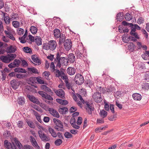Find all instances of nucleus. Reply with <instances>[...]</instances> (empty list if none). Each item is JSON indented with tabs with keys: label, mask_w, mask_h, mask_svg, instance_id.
<instances>
[{
	"label": "nucleus",
	"mask_w": 149,
	"mask_h": 149,
	"mask_svg": "<svg viewBox=\"0 0 149 149\" xmlns=\"http://www.w3.org/2000/svg\"><path fill=\"white\" fill-rule=\"evenodd\" d=\"M54 63L56 64V67L60 68L61 64L65 65L68 63V58L67 57H56L54 59Z\"/></svg>",
	"instance_id": "f257e3e1"
},
{
	"label": "nucleus",
	"mask_w": 149,
	"mask_h": 149,
	"mask_svg": "<svg viewBox=\"0 0 149 149\" xmlns=\"http://www.w3.org/2000/svg\"><path fill=\"white\" fill-rule=\"evenodd\" d=\"M53 121L55 124V128L58 131L63 132L64 130L62 122L59 119L56 118L53 119Z\"/></svg>",
	"instance_id": "f03ea898"
},
{
	"label": "nucleus",
	"mask_w": 149,
	"mask_h": 149,
	"mask_svg": "<svg viewBox=\"0 0 149 149\" xmlns=\"http://www.w3.org/2000/svg\"><path fill=\"white\" fill-rule=\"evenodd\" d=\"M75 83L78 85H81L84 82L83 76L80 74H77L75 75L74 79Z\"/></svg>",
	"instance_id": "7ed1b4c3"
},
{
	"label": "nucleus",
	"mask_w": 149,
	"mask_h": 149,
	"mask_svg": "<svg viewBox=\"0 0 149 149\" xmlns=\"http://www.w3.org/2000/svg\"><path fill=\"white\" fill-rule=\"evenodd\" d=\"M13 140L14 141L15 143L19 149H31V146L28 145H24L23 148L22 145L16 137L14 138L13 139Z\"/></svg>",
	"instance_id": "20e7f679"
},
{
	"label": "nucleus",
	"mask_w": 149,
	"mask_h": 149,
	"mask_svg": "<svg viewBox=\"0 0 149 149\" xmlns=\"http://www.w3.org/2000/svg\"><path fill=\"white\" fill-rule=\"evenodd\" d=\"M92 97L94 101L97 103L101 102L102 100L101 93L98 91H96L92 95Z\"/></svg>",
	"instance_id": "39448f33"
},
{
	"label": "nucleus",
	"mask_w": 149,
	"mask_h": 149,
	"mask_svg": "<svg viewBox=\"0 0 149 149\" xmlns=\"http://www.w3.org/2000/svg\"><path fill=\"white\" fill-rule=\"evenodd\" d=\"M12 144L7 140H6L4 142V147L6 149H18L16 146L15 143L13 142H12Z\"/></svg>",
	"instance_id": "423d86ee"
},
{
	"label": "nucleus",
	"mask_w": 149,
	"mask_h": 149,
	"mask_svg": "<svg viewBox=\"0 0 149 149\" xmlns=\"http://www.w3.org/2000/svg\"><path fill=\"white\" fill-rule=\"evenodd\" d=\"M39 136L41 140L44 142L49 141L50 140V138L44 133L42 131H38Z\"/></svg>",
	"instance_id": "0eeeda50"
},
{
	"label": "nucleus",
	"mask_w": 149,
	"mask_h": 149,
	"mask_svg": "<svg viewBox=\"0 0 149 149\" xmlns=\"http://www.w3.org/2000/svg\"><path fill=\"white\" fill-rule=\"evenodd\" d=\"M86 109L89 115L92 114V111H93L95 109L92 104H90L89 102L87 101L85 102Z\"/></svg>",
	"instance_id": "6e6552de"
},
{
	"label": "nucleus",
	"mask_w": 149,
	"mask_h": 149,
	"mask_svg": "<svg viewBox=\"0 0 149 149\" xmlns=\"http://www.w3.org/2000/svg\"><path fill=\"white\" fill-rule=\"evenodd\" d=\"M64 46L65 49L66 51L70 50L72 46V43L71 40L69 39H67L64 43Z\"/></svg>",
	"instance_id": "1a4fd4ad"
},
{
	"label": "nucleus",
	"mask_w": 149,
	"mask_h": 149,
	"mask_svg": "<svg viewBox=\"0 0 149 149\" xmlns=\"http://www.w3.org/2000/svg\"><path fill=\"white\" fill-rule=\"evenodd\" d=\"M21 81H18L15 79H13L11 81L10 84L11 87L14 89H16L18 88L20 84Z\"/></svg>",
	"instance_id": "9d476101"
},
{
	"label": "nucleus",
	"mask_w": 149,
	"mask_h": 149,
	"mask_svg": "<svg viewBox=\"0 0 149 149\" xmlns=\"http://www.w3.org/2000/svg\"><path fill=\"white\" fill-rule=\"evenodd\" d=\"M122 24L125 26H128L131 27V31L130 33L134 32L136 31V29L135 26H134V25L132 23H129L126 22L125 21H123L122 22Z\"/></svg>",
	"instance_id": "9b49d317"
},
{
	"label": "nucleus",
	"mask_w": 149,
	"mask_h": 149,
	"mask_svg": "<svg viewBox=\"0 0 149 149\" xmlns=\"http://www.w3.org/2000/svg\"><path fill=\"white\" fill-rule=\"evenodd\" d=\"M27 97L30 101L33 103L37 104H40V102L39 100L34 96L32 95H31L29 94H27Z\"/></svg>",
	"instance_id": "f8f14e48"
},
{
	"label": "nucleus",
	"mask_w": 149,
	"mask_h": 149,
	"mask_svg": "<svg viewBox=\"0 0 149 149\" xmlns=\"http://www.w3.org/2000/svg\"><path fill=\"white\" fill-rule=\"evenodd\" d=\"M6 52L7 53H11L15 52L17 50V47L16 46L12 45L8 47L6 49Z\"/></svg>",
	"instance_id": "ddd939ff"
},
{
	"label": "nucleus",
	"mask_w": 149,
	"mask_h": 149,
	"mask_svg": "<svg viewBox=\"0 0 149 149\" xmlns=\"http://www.w3.org/2000/svg\"><path fill=\"white\" fill-rule=\"evenodd\" d=\"M49 50L52 51L54 50L57 46V44L55 41L51 40L49 41Z\"/></svg>",
	"instance_id": "4468645a"
},
{
	"label": "nucleus",
	"mask_w": 149,
	"mask_h": 149,
	"mask_svg": "<svg viewBox=\"0 0 149 149\" xmlns=\"http://www.w3.org/2000/svg\"><path fill=\"white\" fill-rule=\"evenodd\" d=\"M49 113L54 117L57 118H59L60 117L58 113L54 109L51 108H49Z\"/></svg>",
	"instance_id": "2eb2a0df"
},
{
	"label": "nucleus",
	"mask_w": 149,
	"mask_h": 149,
	"mask_svg": "<svg viewBox=\"0 0 149 149\" xmlns=\"http://www.w3.org/2000/svg\"><path fill=\"white\" fill-rule=\"evenodd\" d=\"M54 92L58 96L62 98L64 97L65 92L63 89H59L58 90L54 91Z\"/></svg>",
	"instance_id": "dca6fc26"
},
{
	"label": "nucleus",
	"mask_w": 149,
	"mask_h": 149,
	"mask_svg": "<svg viewBox=\"0 0 149 149\" xmlns=\"http://www.w3.org/2000/svg\"><path fill=\"white\" fill-rule=\"evenodd\" d=\"M67 73L70 75H74L76 72V69L74 68L68 67L66 70Z\"/></svg>",
	"instance_id": "f3484780"
},
{
	"label": "nucleus",
	"mask_w": 149,
	"mask_h": 149,
	"mask_svg": "<svg viewBox=\"0 0 149 149\" xmlns=\"http://www.w3.org/2000/svg\"><path fill=\"white\" fill-rule=\"evenodd\" d=\"M68 61L70 63H73L75 61V57L73 53L70 54L68 56Z\"/></svg>",
	"instance_id": "a211bd4d"
},
{
	"label": "nucleus",
	"mask_w": 149,
	"mask_h": 149,
	"mask_svg": "<svg viewBox=\"0 0 149 149\" xmlns=\"http://www.w3.org/2000/svg\"><path fill=\"white\" fill-rule=\"evenodd\" d=\"M61 106H60L59 109L58 111L59 112L62 114H64L66 113L68 111V109L66 107H61Z\"/></svg>",
	"instance_id": "6ab92c4d"
},
{
	"label": "nucleus",
	"mask_w": 149,
	"mask_h": 149,
	"mask_svg": "<svg viewBox=\"0 0 149 149\" xmlns=\"http://www.w3.org/2000/svg\"><path fill=\"white\" fill-rule=\"evenodd\" d=\"M75 54L77 58H79L82 59H83L84 57H85L83 54V52H81L78 49L76 51Z\"/></svg>",
	"instance_id": "aec40b11"
},
{
	"label": "nucleus",
	"mask_w": 149,
	"mask_h": 149,
	"mask_svg": "<svg viewBox=\"0 0 149 149\" xmlns=\"http://www.w3.org/2000/svg\"><path fill=\"white\" fill-rule=\"evenodd\" d=\"M36 56V54L33 55L31 56V59L34 62L38 63V65L41 64V62L40 60L37 57L35 58V57Z\"/></svg>",
	"instance_id": "412c9836"
},
{
	"label": "nucleus",
	"mask_w": 149,
	"mask_h": 149,
	"mask_svg": "<svg viewBox=\"0 0 149 149\" xmlns=\"http://www.w3.org/2000/svg\"><path fill=\"white\" fill-rule=\"evenodd\" d=\"M54 36L57 38H58L61 35L60 30L57 29H54Z\"/></svg>",
	"instance_id": "4be33fe9"
},
{
	"label": "nucleus",
	"mask_w": 149,
	"mask_h": 149,
	"mask_svg": "<svg viewBox=\"0 0 149 149\" xmlns=\"http://www.w3.org/2000/svg\"><path fill=\"white\" fill-rule=\"evenodd\" d=\"M132 97L134 100H140L141 99V96L138 93H134L132 95Z\"/></svg>",
	"instance_id": "5701e85b"
},
{
	"label": "nucleus",
	"mask_w": 149,
	"mask_h": 149,
	"mask_svg": "<svg viewBox=\"0 0 149 149\" xmlns=\"http://www.w3.org/2000/svg\"><path fill=\"white\" fill-rule=\"evenodd\" d=\"M0 58L3 62L5 63H8L10 61L9 58L8 56H1Z\"/></svg>",
	"instance_id": "b1692460"
},
{
	"label": "nucleus",
	"mask_w": 149,
	"mask_h": 149,
	"mask_svg": "<svg viewBox=\"0 0 149 149\" xmlns=\"http://www.w3.org/2000/svg\"><path fill=\"white\" fill-rule=\"evenodd\" d=\"M34 41L38 46H40L42 45V39L39 37H36Z\"/></svg>",
	"instance_id": "393cba45"
},
{
	"label": "nucleus",
	"mask_w": 149,
	"mask_h": 149,
	"mask_svg": "<svg viewBox=\"0 0 149 149\" xmlns=\"http://www.w3.org/2000/svg\"><path fill=\"white\" fill-rule=\"evenodd\" d=\"M129 44L130 45L128 46L129 51L131 52H133L134 50V49L136 46L132 42H130Z\"/></svg>",
	"instance_id": "a878e982"
},
{
	"label": "nucleus",
	"mask_w": 149,
	"mask_h": 149,
	"mask_svg": "<svg viewBox=\"0 0 149 149\" xmlns=\"http://www.w3.org/2000/svg\"><path fill=\"white\" fill-rule=\"evenodd\" d=\"M14 71L17 72H22L26 73V71L24 69L20 68H17L15 69Z\"/></svg>",
	"instance_id": "bb28decb"
},
{
	"label": "nucleus",
	"mask_w": 149,
	"mask_h": 149,
	"mask_svg": "<svg viewBox=\"0 0 149 149\" xmlns=\"http://www.w3.org/2000/svg\"><path fill=\"white\" fill-rule=\"evenodd\" d=\"M100 114L101 117H102V118H104L106 117L107 114V112L104 110H101Z\"/></svg>",
	"instance_id": "cd10ccee"
},
{
	"label": "nucleus",
	"mask_w": 149,
	"mask_h": 149,
	"mask_svg": "<svg viewBox=\"0 0 149 149\" xmlns=\"http://www.w3.org/2000/svg\"><path fill=\"white\" fill-rule=\"evenodd\" d=\"M48 130L49 132L51 134L52 136L54 137H56L57 136V134L54 130L51 127H49Z\"/></svg>",
	"instance_id": "c85d7f7f"
},
{
	"label": "nucleus",
	"mask_w": 149,
	"mask_h": 149,
	"mask_svg": "<svg viewBox=\"0 0 149 149\" xmlns=\"http://www.w3.org/2000/svg\"><path fill=\"white\" fill-rule=\"evenodd\" d=\"M18 102L19 104L21 105L24 104L25 102V100L24 98L23 97H20L18 98Z\"/></svg>",
	"instance_id": "c756f323"
},
{
	"label": "nucleus",
	"mask_w": 149,
	"mask_h": 149,
	"mask_svg": "<svg viewBox=\"0 0 149 149\" xmlns=\"http://www.w3.org/2000/svg\"><path fill=\"white\" fill-rule=\"evenodd\" d=\"M37 28L35 26H32L31 27L30 31L33 34H36L37 33Z\"/></svg>",
	"instance_id": "7c9ffc66"
},
{
	"label": "nucleus",
	"mask_w": 149,
	"mask_h": 149,
	"mask_svg": "<svg viewBox=\"0 0 149 149\" xmlns=\"http://www.w3.org/2000/svg\"><path fill=\"white\" fill-rule=\"evenodd\" d=\"M23 51L26 53H32V51L31 48L28 47H25L23 48Z\"/></svg>",
	"instance_id": "2f4dec72"
},
{
	"label": "nucleus",
	"mask_w": 149,
	"mask_h": 149,
	"mask_svg": "<svg viewBox=\"0 0 149 149\" xmlns=\"http://www.w3.org/2000/svg\"><path fill=\"white\" fill-rule=\"evenodd\" d=\"M96 91L99 92V91L103 93H104L106 92V90L105 89L101 86H100L99 87L97 86V88H96Z\"/></svg>",
	"instance_id": "473e14b6"
},
{
	"label": "nucleus",
	"mask_w": 149,
	"mask_h": 149,
	"mask_svg": "<svg viewBox=\"0 0 149 149\" xmlns=\"http://www.w3.org/2000/svg\"><path fill=\"white\" fill-rule=\"evenodd\" d=\"M142 57L143 59L147 60L148 57H149V51H146L145 53L142 55Z\"/></svg>",
	"instance_id": "72a5a7b5"
},
{
	"label": "nucleus",
	"mask_w": 149,
	"mask_h": 149,
	"mask_svg": "<svg viewBox=\"0 0 149 149\" xmlns=\"http://www.w3.org/2000/svg\"><path fill=\"white\" fill-rule=\"evenodd\" d=\"M59 37H60L59 41V43L62 44L63 43H64V42H65L66 40H65V36L64 35L63 36V35L62 34V35H61Z\"/></svg>",
	"instance_id": "f704fd0d"
},
{
	"label": "nucleus",
	"mask_w": 149,
	"mask_h": 149,
	"mask_svg": "<svg viewBox=\"0 0 149 149\" xmlns=\"http://www.w3.org/2000/svg\"><path fill=\"white\" fill-rule=\"evenodd\" d=\"M128 35H126L124 34L122 37V39L123 41L125 43H127L129 42V39H128V37L127 39H126V38L127 37Z\"/></svg>",
	"instance_id": "c9c22d12"
},
{
	"label": "nucleus",
	"mask_w": 149,
	"mask_h": 149,
	"mask_svg": "<svg viewBox=\"0 0 149 149\" xmlns=\"http://www.w3.org/2000/svg\"><path fill=\"white\" fill-rule=\"evenodd\" d=\"M115 88L111 86H109L107 89V92L108 93H111L115 92Z\"/></svg>",
	"instance_id": "e433bc0d"
},
{
	"label": "nucleus",
	"mask_w": 149,
	"mask_h": 149,
	"mask_svg": "<svg viewBox=\"0 0 149 149\" xmlns=\"http://www.w3.org/2000/svg\"><path fill=\"white\" fill-rule=\"evenodd\" d=\"M142 88L144 90H148L149 89V84L147 82L144 83L142 85Z\"/></svg>",
	"instance_id": "4c0bfd02"
},
{
	"label": "nucleus",
	"mask_w": 149,
	"mask_h": 149,
	"mask_svg": "<svg viewBox=\"0 0 149 149\" xmlns=\"http://www.w3.org/2000/svg\"><path fill=\"white\" fill-rule=\"evenodd\" d=\"M125 18L127 21H129L132 19V16L129 13H127L125 15Z\"/></svg>",
	"instance_id": "58836bf2"
},
{
	"label": "nucleus",
	"mask_w": 149,
	"mask_h": 149,
	"mask_svg": "<svg viewBox=\"0 0 149 149\" xmlns=\"http://www.w3.org/2000/svg\"><path fill=\"white\" fill-rule=\"evenodd\" d=\"M66 56V54L64 53L61 52H58L56 54V57H67V56Z\"/></svg>",
	"instance_id": "ea45409f"
},
{
	"label": "nucleus",
	"mask_w": 149,
	"mask_h": 149,
	"mask_svg": "<svg viewBox=\"0 0 149 149\" xmlns=\"http://www.w3.org/2000/svg\"><path fill=\"white\" fill-rule=\"evenodd\" d=\"M38 77H32L30 78V81L32 84L37 82Z\"/></svg>",
	"instance_id": "a19ab883"
},
{
	"label": "nucleus",
	"mask_w": 149,
	"mask_h": 149,
	"mask_svg": "<svg viewBox=\"0 0 149 149\" xmlns=\"http://www.w3.org/2000/svg\"><path fill=\"white\" fill-rule=\"evenodd\" d=\"M62 142V141L61 139H58L55 141L54 143L56 146H58L60 145Z\"/></svg>",
	"instance_id": "79ce46f5"
},
{
	"label": "nucleus",
	"mask_w": 149,
	"mask_h": 149,
	"mask_svg": "<svg viewBox=\"0 0 149 149\" xmlns=\"http://www.w3.org/2000/svg\"><path fill=\"white\" fill-rule=\"evenodd\" d=\"M65 137L67 139L70 138L72 137V135L68 132H66L64 134Z\"/></svg>",
	"instance_id": "37998d69"
},
{
	"label": "nucleus",
	"mask_w": 149,
	"mask_h": 149,
	"mask_svg": "<svg viewBox=\"0 0 149 149\" xmlns=\"http://www.w3.org/2000/svg\"><path fill=\"white\" fill-rule=\"evenodd\" d=\"M16 55L15 54H8L7 56L8 57L10 61L13 60L16 57Z\"/></svg>",
	"instance_id": "c03bdc74"
},
{
	"label": "nucleus",
	"mask_w": 149,
	"mask_h": 149,
	"mask_svg": "<svg viewBox=\"0 0 149 149\" xmlns=\"http://www.w3.org/2000/svg\"><path fill=\"white\" fill-rule=\"evenodd\" d=\"M28 69L29 70L31 71L33 73H38V71L34 67L33 68H28Z\"/></svg>",
	"instance_id": "a18cd8bd"
},
{
	"label": "nucleus",
	"mask_w": 149,
	"mask_h": 149,
	"mask_svg": "<svg viewBox=\"0 0 149 149\" xmlns=\"http://www.w3.org/2000/svg\"><path fill=\"white\" fill-rule=\"evenodd\" d=\"M62 75L61 76V77L63 79L65 80V81L68 80V76L67 75H66L65 73L63 72H62Z\"/></svg>",
	"instance_id": "49530a36"
},
{
	"label": "nucleus",
	"mask_w": 149,
	"mask_h": 149,
	"mask_svg": "<svg viewBox=\"0 0 149 149\" xmlns=\"http://www.w3.org/2000/svg\"><path fill=\"white\" fill-rule=\"evenodd\" d=\"M13 26L15 28H17L19 27V22L17 21H13Z\"/></svg>",
	"instance_id": "de8ad7c7"
},
{
	"label": "nucleus",
	"mask_w": 149,
	"mask_h": 149,
	"mask_svg": "<svg viewBox=\"0 0 149 149\" xmlns=\"http://www.w3.org/2000/svg\"><path fill=\"white\" fill-rule=\"evenodd\" d=\"M27 123L28 126H29L31 128H35V126L34 123H33L31 121H28L27 122Z\"/></svg>",
	"instance_id": "09e8293b"
},
{
	"label": "nucleus",
	"mask_w": 149,
	"mask_h": 149,
	"mask_svg": "<svg viewBox=\"0 0 149 149\" xmlns=\"http://www.w3.org/2000/svg\"><path fill=\"white\" fill-rule=\"evenodd\" d=\"M144 19L142 17H139L137 21L138 24H140L144 22Z\"/></svg>",
	"instance_id": "8fccbe9b"
},
{
	"label": "nucleus",
	"mask_w": 149,
	"mask_h": 149,
	"mask_svg": "<svg viewBox=\"0 0 149 149\" xmlns=\"http://www.w3.org/2000/svg\"><path fill=\"white\" fill-rule=\"evenodd\" d=\"M4 20L6 24H9L10 22L9 17L7 16H5Z\"/></svg>",
	"instance_id": "3c124183"
},
{
	"label": "nucleus",
	"mask_w": 149,
	"mask_h": 149,
	"mask_svg": "<svg viewBox=\"0 0 149 149\" xmlns=\"http://www.w3.org/2000/svg\"><path fill=\"white\" fill-rule=\"evenodd\" d=\"M14 64L15 65V67H18L21 63L20 61L18 59H15L13 62Z\"/></svg>",
	"instance_id": "603ef678"
},
{
	"label": "nucleus",
	"mask_w": 149,
	"mask_h": 149,
	"mask_svg": "<svg viewBox=\"0 0 149 149\" xmlns=\"http://www.w3.org/2000/svg\"><path fill=\"white\" fill-rule=\"evenodd\" d=\"M43 48L44 49L46 50H49V42L43 43Z\"/></svg>",
	"instance_id": "864d4df0"
},
{
	"label": "nucleus",
	"mask_w": 149,
	"mask_h": 149,
	"mask_svg": "<svg viewBox=\"0 0 149 149\" xmlns=\"http://www.w3.org/2000/svg\"><path fill=\"white\" fill-rule=\"evenodd\" d=\"M130 34L132 36H134V37L137 39H139L140 38L138 34L136 32H134L130 33Z\"/></svg>",
	"instance_id": "5fc2aeb1"
},
{
	"label": "nucleus",
	"mask_w": 149,
	"mask_h": 149,
	"mask_svg": "<svg viewBox=\"0 0 149 149\" xmlns=\"http://www.w3.org/2000/svg\"><path fill=\"white\" fill-rule=\"evenodd\" d=\"M38 94L40 95L42 97L45 98V96L46 95V94L47 93L42 91H39L38 92Z\"/></svg>",
	"instance_id": "6e6d98bb"
},
{
	"label": "nucleus",
	"mask_w": 149,
	"mask_h": 149,
	"mask_svg": "<svg viewBox=\"0 0 149 149\" xmlns=\"http://www.w3.org/2000/svg\"><path fill=\"white\" fill-rule=\"evenodd\" d=\"M70 122L71 125L76 123V120L75 118L74 117H72L70 119Z\"/></svg>",
	"instance_id": "4d7b16f0"
},
{
	"label": "nucleus",
	"mask_w": 149,
	"mask_h": 149,
	"mask_svg": "<svg viewBox=\"0 0 149 149\" xmlns=\"http://www.w3.org/2000/svg\"><path fill=\"white\" fill-rule=\"evenodd\" d=\"M39 77H38L37 78V82H38V83L40 84H47L46 83H45V82L43 80H42Z\"/></svg>",
	"instance_id": "13d9d810"
},
{
	"label": "nucleus",
	"mask_w": 149,
	"mask_h": 149,
	"mask_svg": "<svg viewBox=\"0 0 149 149\" xmlns=\"http://www.w3.org/2000/svg\"><path fill=\"white\" fill-rule=\"evenodd\" d=\"M128 39H129V41L130 40L131 41L136 42L137 40L136 38L132 36H129Z\"/></svg>",
	"instance_id": "bf43d9fd"
},
{
	"label": "nucleus",
	"mask_w": 149,
	"mask_h": 149,
	"mask_svg": "<svg viewBox=\"0 0 149 149\" xmlns=\"http://www.w3.org/2000/svg\"><path fill=\"white\" fill-rule=\"evenodd\" d=\"M77 110L76 107H71L70 109V112L71 113H73L75 111H76Z\"/></svg>",
	"instance_id": "052dcab7"
},
{
	"label": "nucleus",
	"mask_w": 149,
	"mask_h": 149,
	"mask_svg": "<svg viewBox=\"0 0 149 149\" xmlns=\"http://www.w3.org/2000/svg\"><path fill=\"white\" fill-rule=\"evenodd\" d=\"M82 122V118L81 117H79L77 122V123L79 125H81Z\"/></svg>",
	"instance_id": "680f3d73"
},
{
	"label": "nucleus",
	"mask_w": 149,
	"mask_h": 149,
	"mask_svg": "<svg viewBox=\"0 0 149 149\" xmlns=\"http://www.w3.org/2000/svg\"><path fill=\"white\" fill-rule=\"evenodd\" d=\"M45 98L50 100H53V98L47 93L46 94Z\"/></svg>",
	"instance_id": "e2e57ef3"
},
{
	"label": "nucleus",
	"mask_w": 149,
	"mask_h": 149,
	"mask_svg": "<svg viewBox=\"0 0 149 149\" xmlns=\"http://www.w3.org/2000/svg\"><path fill=\"white\" fill-rule=\"evenodd\" d=\"M17 126L19 128H22L23 127V123L22 121H19L17 124Z\"/></svg>",
	"instance_id": "0e129e2a"
},
{
	"label": "nucleus",
	"mask_w": 149,
	"mask_h": 149,
	"mask_svg": "<svg viewBox=\"0 0 149 149\" xmlns=\"http://www.w3.org/2000/svg\"><path fill=\"white\" fill-rule=\"evenodd\" d=\"M10 131L6 130L5 131L4 133L3 134V135L5 137H8L10 135Z\"/></svg>",
	"instance_id": "69168bd1"
},
{
	"label": "nucleus",
	"mask_w": 149,
	"mask_h": 149,
	"mask_svg": "<svg viewBox=\"0 0 149 149\" xmlns=\"http://www.w3.org/2000/svg\"><path fill=\"white\" fill-rule=\"evenodd\" d=\"M24 31L23 29L21 28L18 29V32L19 34L20 35H21L23 34L24 33Z\"/></svg>",
	"instance_id": "338daca9"
},
{
	"label": "nucleus",
	"mask_w": 149,
	"mask_h": 149,
	"mask_svg": "<svg viewBox=\"0 0 149 149\" xmlns=\"http://www.w3.org/2000/svg\"><path fill=\"white\" fill-rule=\"evenodd\" d=\"M104 109L106 110L107 111H108L109 110V105L107 102L104 103Z\"/></svg>",
	"instance_id": "774afa93"
}]
</instances>
